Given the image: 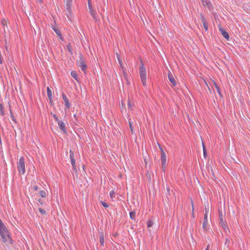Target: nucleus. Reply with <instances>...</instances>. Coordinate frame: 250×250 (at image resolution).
Here are the masks:
<instances>
[{
	"mask_svg": "<svg viewBox=\"0 0 250 250\" xmlns=\"http://www.w3.org/2000/svg\"><path fill=\"white\" fill-rule=\"evenodd\" d=\"M49 100V103H50V104L51 105H52L53 104V100H52V98H51V100Z\"/></svg>",
	"mask_w": 250,
	"mask_h": 250,
	"instance_id": "37998d69",
	"label": "nucleus"
},
{
	"mask_svg": "<svg viewBox=\"0 0 250 250\" xmlns=\"http://www.w3.org/2000/svg\"><path fill=\"white\" fill-rule=\"evenodd\" d=\"M37 0L40 1V2H42V0Z\"/></svg>",
	"mask_w": 250,
	"mask_h": 250,
	"instance_id": "de8ad7c7",
	"label": "nucleus"
},
{
	"mask_svg": "<svg viewBox=\"0 0 250 250\" xmlns=\"http://www.w3.org/2000/svg\"><path fill=\"white\" fill-rule=\"evenodd\" d=\"M70 153V159L71 160V164L72 165H74L76 164L75 163V159L74 158V154L73 151L70 150L69 151Z\"/></svg>",
	"mask_w": 250,
	"mask_h": 250,
	"instance_id": "f8f14e48",
	"label": "nucleus"
},
{
	"mask_svg": "<svg viewBox=\"0 0 250 250\" xmlns=\"http://www.w3.org/2000/svg\"><path fill=\"white\" fill-rule=\"evenodd\" d=\"M62 98L64 102V105L66 108L69 109L70 108V104L69 103V100L67 98V96L64 93H62Z\"/></svg>",
	"mask_w": 250,
	"mask_h": 250,
	"instance_id": "6e6552de",
	"label": "nucleus"
},
{
	"mask_svg": "<svg viewBox=\"0 0 250 250\" xmlns=\"http://www.w3.org/2000/svg\"><path fill=\"white\" fill-rule=\"evenodd\" d=\"M116 55H117V58L118 61L119 62V64L121 66V68L123 71V77H124V78H125V69L124 67V63H123V62L121 59V56L119 55V54L118 53H116Z\"/></svg>",
	"mask_w": 250,
	"mask_h": 250,
	"instance_id": "0eeeda50",
	"label": "nucleus"
},
{
	"mask_svg": "<svg viewBox=\"0 0 250 250\" xmlns=\"http://www.w3.org/2000/svg\"><path fill=\"white\" fill-rule=\"evenodd\" d=\"M1 24L4 26L7 25V21L5 19H3L1 21Z\"/></svg>",
	"mask_w": 250,
	"mask_h": 250,
	"instance_id": "72a5a7b5",
	"label": "nucleus"
},
{
	"mask_svg": "<svg viewBox=\"0 0 250 250\" xmlns=\"http://www.w3.org/2000/svg\"><path fill=\"white\" fill-rule=\"evenodd\" d=\"M203 229L205 230H207L208 229V215L207 212L204 215V220L203 222Z\"/></svg>",
	"mask_w": 250,
	"mask_h": 250,
	"instance_id": "9b49d317",
	"label": "nucleus"
},
{
	"mask_svg": "<svg viewBox=\"0 0 250 250\" xmlns=\"http://www.w3.org/2000/svg\"><path fill=\"white\" fill-rule=\"evenodd\" d=\"M4 107L2 104H0V115L4 116Z\"/></svg>",
	"mask_w": 250,
	"mask_h": 250,
	"instance_id": "aec40b11",
	"label": "nucleus"
},
{
	"mask_svg": "<svg viewBox=\"0 0 250 250\" xmlns=\"http://www.w3.org/2000/svg\"><path fill=\"white\" fill-rule=\"evenodd\" d=\"M125 82H126V83H128V82H127V80L126 79L125 80Z\"/></svg>",
	"mask_w": 250,
	"mask_h": 250,
	"instance_id": "49530a36",
	"label": "nucleus"
},
{
	"mask_svg": "<svg viewBox=\"0 0 250 250\" xmlns=\"http://www.w3.org/2000/svg\"><path fill=\"white\" fill-rule=\"evenodd\" d=\"M84 167H85V166H84V165H83V169L84 168Z\"/></svg>",
	"mask_w": 250,
	"mask_h": 250,
	"instance_id": "09e8293b",
	"label": "nucleus"
},
{
	"mask_svg": "<svg viewBox=\"0 0 250 250\" xmlns=\"http://www.w3.org/2000/svg\"><path fill=\"white\" fill-rule=\"evenodd\" d=\"M89 12H90V13L91 16L92 17L93 19L95 20V21H98L99 18H98V16L96 14V12L94 10H91V11H89Z\"/></svg>",
	"mask_w": 250,
	"mask_h": 250,
	"instance_id": "ddd939ff",
	"label": "nucleus"
},
{
	"mask_svg": "<svg viewBox=\"0 0 250 250\" xmlns=\"http://www.w3.org/2000/svg\"><path fill=\"white\" fill-rule=\"evenodd\" d=\"M38 201H39V202L41 205H42V204H43V201H42V199H39L38 200Z\"/></svg>",
	"mask_w": 250,
	"mask_h": 250,
	"instance_id": "c03bdc74",
	"label": "nucleus"
},
{
	"mask_svg": "<svg viewBox=\"0 0 250 250\" xmlns=\"http://www.w3.org/2000/svg\"><path fill=\"white\" fill-rule=\"evenodd\" d=\"M33 188L35 190H37L38 189V187L37 186H34L33 187Z\"/></svg>",
	"mask_w": 250,
	"mask_h": 250,
	"instance_id": "ea45409f",
	"label": "nucleus"
},
{
	"mask_svg": "<svg viewBox=\"0 0 250 250\" xmlns=\"http://www.w3.org/2000/svg\"><path fill=\"white\" fill-rule=\"evenodd\" d=\"M139 72L143 85L145 86L146 85V70L144 64L143 63L139 68Z\"/></svg>",
	"mask_w": 250,
	"mask_h": 250,
	"instance_id": "f257e3e1",
	"label": "nucleus"
},
{
	"mask_svg": "<svg viewBox=\"0 0 250 250\" xmlns=\"http://www.w3.org/2000/svg\"><path fill=\"white\" fill-rule=\"evenodd\" d=\"M115 192L114 191H111L110 192V197L111 198H113L114 197H115Z\"/></svg>",
	"mask_w": 250,
	"mask_h": 250,
	"instance_id": "473e14b6",
	"label": "nucleus"
},
{
	"mask_svg": "<svg viewBox=\"0 0 250 250\" xmlns=\"http://www.w3.org/2000/svg\"><path fill=\"white\" fill-rule=\"evenodd\" d=\"M159 147H160V149L161 150V154H163L164 153H165L164 150L163 149V148H162V147H161L160 146H159Z\"/></svg>",
	"mask_w": 250,
	"mask_h": 250,
	"instance_id": "58836bf2",
	"label": "nucleus"
},
{
	"mask_svg": "<svg viewBox=\"0 0 250 250\" xmlns=\"http://www.w3.org/2000/svg\"><path fill=\"white\" fill-rule=\"evenodd\" d=\"M88 8H89V11H91V10H94L92 8V4L89 1H88Z\"/></svg>",
	"mask_w": 250,
	"mask_h": 250,
	"instance_id": "7c9ffc66",
	"label": "nucleus"
},
{
	"mask_svg": "<svg viewBox=\"0 0 250 250\" xmlns=\"http://www.w3.org/2000/svg\"><path fill=\"white\" fill-rule=\"evenodd\" d=\"M153 224V221L151 220H149L148 222H147V227L148 228H150L152 226Z\"/></svg>",
	"mask_w": 250,
	"mask_h": 250,
	"instance_id": "bb28decb",
	"label": "nucleus"
},
{
	"mask_svg": "<svg viewBox=\"0 0 250 250\" xmlns=\"http://www.w3.org/2000/svg\"><path fill=\"white\" fill-rule=\"evenodd\" d=\"M9 111H10V117L11 118V119L15 123H17V122L16 121V119H15V117H14V113H13L11 109V105H9Z\"/></svg>",
	"mask_w": 250,
	"mask_h": 250,
	"instance_id": "2eb2a0df",
	"label": "nucleus"
},
{
	"mask_svg": "<svg viewBox=\"0 0 250 250\" xmlns=\"http://www.w3.org/2000/svg\"><path fill=\"white\" fill-rule=\"evenodd\" d=\"M128 108H131L130 101H129V100H128Z\"/></svg>",
	"mask_w": 250,
	"mask_h": 250,
	"instance_id": "79ce46f5",
	"label": "nucleus"
},
{
	"mask_svg": "<svg viewBox=\"0 0 250 250\" xmlns=\"http://www.w3.org/2000/svg\"><path fill=\"white\" fill-rule=\"evenodd\" d=\"M130 217L132 219H135V212L131 211L130 212Z\"/></svg>",
	"mask_w": 250,
	"mask_h": 250,
	"instance_id": "a878e982",
	"label": "nucleus"
},
{
	"mask_svg": "<svg viewBox=\"0 0 250 250\" xmlns=\"http://www.w3.org/2000/svg\"><path fill=\"white\" fill-rule=\"evenodd\" d=\"M161 158L162 164H164L165 165V164H167V157H166V153L161 154Z\"/></svg>",
	"mask_w": 250,
	"mask_h": 250,
	"instance_id": "dca6fc26",
	"label": "nucleus"
},
{
	"mask_svg": "<svg viewBox=\"0 0 250 250\" xmlns=\"http://www.w3.org/2000/svg\"><path fill=\"white\" fill-rule=\"evenodd\" d=\"M168 78L170 82L172 84L173 86H175L177 84L176 81L174 79L173 75L169 71L168 73Z\"/></svg>",
	"mask_w": 250,
	"mask_h": 250,
	"instance_id": "1a4fd4ad",
	"label": "nucleus"
},
{
	"mask_svg": "<svg viewBox=\"0 0 250 250\" xmlns=\"http://www.w3.org/2000/svg\"><path fill=\"white\" fill-rule=\"evenodd\" d=\"M219 31H221V34L222 33V32H223V31H226L224 29V28H223L221 26H220V25H219Z\"/></svg>",
	"mask_w": 250,
	"mask_h": 250,
	"instance_id": "e433bc0d",
	"label": "nucleus"
},
{
	"mask_svg": "<svg viewBox=\"0 0 250 250\" xmlns=\"http://www.w3.org/2000/svg\"><path fill=\"white\" fill-rule=\"evenodd\" d=\"M223 36L227 40H229V36L227 31H223L222 33Z\"/></svg>",
	"mask_w": 250,
	"mask_h": 250,
	"instance_id": "412c9836",
	"label": "nucleus"
},
{
	"mask_svg": "<svg viewBox=\"0 0 250 250\" xmlns=\"http://www.w3.org/2000/svg\"><path fill=\"white\" fill-rule=\"evenodd\" d=\"M209 248H210V245H208L206 250H209Z\"/></svg>",
	"mask_w": 250,
	"mask_h": 250,
	"instance_id": "a18cd8bd",
	"label": "nucleus"
},
{
	"mask_svg": "<svg viewBox=\"0 0 250 250\" xmlns=\"http://www.w3.org/2000/svg\"><path fill=\"white\" fill-rule=\"evenodd\" d=\"M72 169H73V170L75 172V173L76 174H77L78 171H77V168H76V164H75L74 165H72Z\"/></svg>",
	"mask_w": 250,
	"mask_h": 250,
	"instance_id": "2f4dec72",
	"label": "nucleus"
},
{
	"mask_svg": "<svg viewBox=\"0 0 250 250\" xmlns=\"http://www.w3.org/2000/svg\"><path fill=\"white\" fill-rule=\"evenodd\" d=\"M73 0H66L65 1V11L67 18L70 19V16L72 15L71 6Z\"/></svg>",
	"mask_w": 250,
	"mask_h": 250,
	"instance_id": "20e7f679",
	"label": "nucleus"
},
{
	"mask_svg": "<svg viewBox=\"0 0 250 250\" xmlns=\"http://www.w3.org/2000/svg\"><path fill=\"white\" fill-rule=\"evenodd\" d=\"M39 210L40 212V213L43 215H45L46 214V211L42 208H39Z\"/></svg>",
	"mask_w": 250,
	"mask_h": 250,
	"instance_id": "c85d7f7f",
	"label": "nucleus"
},
{
	"mask_svg": "<svg viewBox=\"0 0 250 250\" xmlns=\"http://www.w3.org/2000/svg\"><path fill=\"white\" fill-rule=\"evenodd\" d=\"M53 29L54 31L55 32V33H56V34L59 36L60 39L62 41H63V38L62 37V33H61V32L60 31V30L56 28H53Z\"/></svg>",
	"mask_w": 250,
	"mask_h": 250,
	"instance_id": "4468645a",
	"label": "nucleus"
},
{
	"mask_svg": "<svg viewBox=\"0 0 250 250\" xmlns=\"http://www.w3.org/2000/svg\"><path fill=\"white\" fill-rule=\"evenodd\" d=\"M74 117H75V118H76V114H75V115H74Z\"/></svg>",
	"mask_w": 250,
	"mask_h": 250,
	"instance_id": "8fccbe9b",
	"label": "nucleus"
},
{
	"mask_svg": "<svg viewBox=\"0 0 250 250\" xmlns=\"http://www.w3.org/2000/svg\"><path fill=\"white\" fill-rule=\"evenodd\" d=\"M121 103H122V107H120V108H121V111H122L124 110V101L122 100Z\"/></svg>",
	"mask_w": 250,
	"mask_h": 250,
	"instance_id": "4c0bfd02",
	"label": "nucleus"
},
{
	"mask_svg": "<svg viewBox=\"0 0 250 250\" xmlns=\"http://www.w3.org/2000/svg\"><path fill=\"white\" fill-rule=\"evenodd\" d=\"M17 168L20 174H23L25 173V163L23 157H21L17 164Z\"/></svg>",
	"mask_w": 250,
	"mask_h": 250,
	"instance_id": "f03ea898",
	"label": "nucleus"
},
{
	"mask_svg": "<svg viewBox=\"0 0 250 250\" xmlns=\"http://www.w3.org/2000/svg\"><path fill=\"white\" fill-rule=\"evenodd\" d=\"M47 94L49 100H51L52 98V91L48 86L47 87Z\"/></svg>",
	"mask_w": 250,
	"mask_h": 250,
	"instance_id": "a211bd4d",
	"label": "nucleus"
},
{
	"mask_svg": "<svg viewBox=\"0 0 250 250\" xmlns=\"http://www.w3.org/2000/svg\"><path fill=\"white\" fill-rule=\"evenodd\" d=\"M167 192L166 193V196H167V200H169V196H170V188H167Z\"/></svg>",
	"mask_w": 250,
	"mask_h": 250,
	"instance_id": "b1692460",
	"label": "nucleus"
},
{
	"mask_svg": "<svg viewBox=\"0 0 250 250\" xmlns=\"http://www.w3.org/2000/svg\"><path fill=\"white\" fill-rule=\"evenodd\" d=\"M71 76L72 77H73L75 80H76L77 82H78V74L76 71H72L71 72Z\"/></svg>",
	"mask_w": 250,
	"mask_h": 250,
	"instance_id": "f3484780",
	"label": "nucleus"
},
{
	"mask_svg": "<svg viewBox=\"0 0 250 250\" xmlns=\"http://www.w3.org/2000/svg\"><path fill=\"white\" fill-rule=\"evenodd\" d=\"M79 59V61H77V64L80 67L81 70L85 73L87 65L82 54H80Z\"/></svg>",
	"mask_w": 250,
	"mask_h": 250,
	"instance_id": "7ed1b4c3",
	"label": "nucleus"
},
{
	"mask_svg": "<svg viewBox=\"0 0 250 250\" xmlns=\"http://www.w3.org/2000/svg\"><path fill=\"white\" fill-rule=\"evenodd\" d=\"M51 114L53 116L55 122H57L59 120L56 114H54L52 112L51 113Z\"/></svg>",
	"mask_w": 250,
	"mask_h": 250,
	"instance_id": "393cba45",
	"label": "nucleus"
},
{
	"mask_svg": "<svg viewBox=\"0 0 250 250\" xmlns=\"http://www.w3.org/2000/svg\"><path fill=\"white\" fill-rule=\"evenodd\" d=\"M219 223L220 225L221 226V227L224 229V230L227 232V230L229 231V229L228 228V226L225 221H223V214L222 212L221 211H219Z\"/></svg>",
	"mask_w": 250,
	"mask_h": 250,
	"instance_id": "39448f33",
	"label": "nucleus"
},
{
	"mask_svg": "<svg viewBox=\"0 0 250 250\" xmlns=\"http://www.w3.org/2000/svg\"><path fill=\"white\" fill-rule=\"evenodd\" d=\"M39 194H40V195L42 197V198H44L46 196V191H44V190H41L40 192H39Z\"/></svg>",
	"mask_w": 250,
	"mask_h": 250,
	"instance_id": "5701e85b",
	"label": "nucleus"
},
{
	"mask_svg": "<svg viewBox=\"0 0 250 250\" xmlns=\"http://www.w3.org/2000/svg\"><path fill=\"white\" fill-rule=\"evenodd\" d=\"M104 235L103 234H101V235L100 236V244L102 246H104Z\"/></svg>",
	"mask_w": 250,
	"mask_h": 250,
	"instance_id": "4be33fe9",
	"label": "nucleus"
},
{
	"mask_svg": "<svg viewBox=\"0 0 250 250\" xmlns=\"http://www.w3.org/2000/svg\"><path fill=\"white\" fill-rule=\"evenodd\" d=\"M213 84H214V86L215 87V88H216L217 90V92H218V93L219 94H220V89H219V86H218L217 84L215 82H213Z\"/></svg>",
	"mask_w": 250,
	"mask_h": 250,
	"instance_id": "cd10ccee",
	"label": "nucleus"
},
{
	"mask_svg": "<svg viewBox=\"0 0 250 250\" xmlns=\"http://www.w3.org/2000/svg\"><path fill=\"white\" fill-rule=\"evenodd\" d=\"M201 19L203 22L204 27L206 31L208 30V23L204 16L201 14Z\"/></svg>",
	"mask_w": 250,
	"mask_h": 250,
	"instance_id": "9d476101",
	"label": "nucleus"
},
{
	"mask_svg": "<svg viewBox=\"0 0 250 250\" xmlns=\"http://www.w3.org/2000/svg\"><path fill=\"white\" fill-rule=\"evenodd\" d=\"M129 127H130V128L131 129V131L132 132H133V125H132V123H131V122L130 121H129Z\"/></svg>",
	"mask_w": 250,
	"mask_h": 250,
	"instance_id": "c9c22d12",
	"label": "nucleus"
},
{
	"mask_svg": "<svg viewBox=\"0 0 250 250\" xmlns=\"http://www.w3.org/2000/svg\"><path fill=\"white\" fill-rule=\"evenodd\" d=\"M203 148H204V149H203V150H204V156H205L206 155V154H207V152H206V149H205V147H204V146H203Z\"/></svg>",
	"mask_w": 250,
	"mask_h": 250,
	"instance_id": "a19ab883",
	"label": "nucleus"
},
{
	"mask_svg": "<svg viewBox=\"0 0 250 250\" xmlns=\"http://www.w3.org/2000/svg\"><path fill=\"white\" fill-rule=\"evenodd\" d=\"M101 204L103 205V206L104 207V208H108L109 207L108 205L106 203H105V202H104V201H102L101 202Z\"/></svg>",
	"mask_w": 250,
	"mask_h": 250,
	"instance_id": "c756f323",
	"label": "nucleus"
},
{
	"mask_svg": "<svg viewBox=\"0 0 250 250\" xmlns=\"http://www.w3.org/2000/svg\"><path fill=\"white\" fill-rule=\"evenodd\" d=\"M66 49L71 54H73V50L70 43L66 45Z\"/></svg>",
	"mask_w": 250,
	"mask_h": 250,
	"instance_id": "6ab92c4d",
	"label": "nucleus"
},
{
	"mask_svg": "<svg viewBox=\"0 0 250 250\" xmlns=\"http://www.w3.org/2000/svg\"><path fill=\"white\" fill-rule=\"evenodd\" d=\"M162 171L165 172V171H166V166H167V164H165V165H164V164H162Z\"/></svg>",
	"mask_w": 250,
	"mask_h": 250,
	"instance_id": "f704fd0d",
	"label": "nucleus"
},
{
	"mask_svg": "<svg viewBox=\"0 0 250 250\" xmlns=\"http://www.w3.org/2000/svg\"><path fill=\"white\" fill-rule=\"evenodd\" d=\"M56 122L58 124V126H59V128H60V129L61 131H62L64 134H66L67 133V129L66 128V126L65 123H64V122L60 120H59Z\"/></svg>",
	"mask_w": 250,
	"mask_h": 250,
	"instance_id": "423d86ee",
	"label": "nucleus"
}]
</instances>
